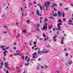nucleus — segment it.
Segmentation results:
<instances>
[{
    "mask_svg": "<svg viewBox=\"0 0 73 73\" xmlns=\"http://www.w3.org/2000/svg\"><path fill=\"white\" fill-rule=\"evenodd\" d=\"M58 22L60 23H58L57 24V26L58 28H57L56 30V31H57V30H61V26L60 25H62V21H61V19H59L58 20Z\"/></svg>",
    "mask_w": 73,
    "mask_h": 73,
    "instance_id": "nucleus-1",
    "label": "nucleus"
},
{
    "mask_svg": "<svg viewBox=\"0 0 73 73\" xmlns=\"http://www.w3.org/2000/svg\"><path fill=\"white\" fill-rule=\"evenodd\" d=\"M50 3H51V2H50V1H48L47 2L46 1L44 2V5L46 8V11H48V8L49 7V5H50Z\"/></svg>",
    "mask_w": 73,
    "mask_h": 73,
    "instance_id": "nucleus-2",
    "label": "nucleus"
},
{
    "mask_svg": "<svg viewBox=\"0 0 73 73\" xmlns=\"http://www.w3.org/2000/svg\"><path fill=\"white\" fill-rule=\"evenodd\" d=\"M5 46H1V48L2 49H3V50H6V49H9V47H7L6 48H5Z\"/></svg>",
    "mask_w": 73,
    "mask_h": 73,
    "instance_id": "nucleus-3",
    "label": "nucleus"
},
{
    "mask_svg": "<svg viewBox=\"0 0 73 73\" xmlns=\"http://www.w3.org/2000/svg\"><path fill=\"white\" fill-rule=\"evenodd\" d=\"M42 28L44 30V31L45 30V29L46 30V31H47L48 30L47 29V26H43Z\"/></svg>",
    "mask_w": 73,
    "mask_h": 73,
    "instance_id": "nucleus-4",
    "label": "nucleus"
},
{
    "mask_svg": "<svg viewBox=\"0 0 73 73\" xmlns=\"http://www.w3.org/2000/svg\"><path fill=\"white\" fill-rule=\"evenodd\" d=\"M61 13L59 11H58V16L59 17H61Z\"/></svg>",
    "mask_w": 73,
    "mask_h": 73,
    "instance_id": "nucleus-5",
    "label": "nucleus"
},
{
    "mask_svg": "<svg viewBox=\"0 0 73 73\" xmlns=\"http://www.w3.org/2000/svg\"><path fill=\"white\" fill-rule=\"evenodd\" d=\"M37 55V53L36 52H35L34 53V54L33 55V58H35L36 57H35V56Z\"/></svg>",
    "mask_w": 73,
    "mask_h": 73,
    "instance_id": "nucleus-6",
    "label": "nucleus"
},
{
    "mask_svg": "<svg viewBox=\"0 0 73 73\" xmlns=\"http://www.w3.org/2000/svg\"><path fill=\"white\" fill-rule=\"evenodd\" d=\"M36 12L37 13V15L38 16H41V15L39 14V13H38V10H36Z\"/></svg>",
    "mask_w": 73,
    "mask_h": 73,
    "instance_id": "nucleus-7",
    "label": "nucleus"
},
{
    "mask_svg": "<svg viewBox=\"0 0 73 73\" xmlns=\"http://www.w3.org/2000/svg\"><path fill=\"white\" fill-rule=\"evenodd\" d=\"M52 4H53V5H52V8H53V7H54V6H55L56 7L57 6V4L53 3H52Z\"/></svg>",
    "mask_w": 73,
    "mask_h": 73,
    "instance_id": "nucleus-8",
    "label": "nucleus"
},
{
    "mask_svg": "<svg viewBox=\"0 0 73 73\" xmlns=\"http://www.w3.org/2000/svg\"><path fill=\"white\" fill-rule=\"evenodd\" d=\"M47 52H48V51H46V52L44 50L42 51L41 52V54L42 53H46Z\"/></svg>",
    "mask_w": 73,
    "mask_h": 73,
    "instance_id": "nucleus-9",
    "label": "nucleus"
},
{
    "mask_svg": "<svg viewBox=\"0 0 73 73\" xmlns=\"http://www.w3.org/2000/svg\"><path fill=\"white\" fill-rule=\"evenodd\" d=\"M5 67L6 68H8V63H7V62H6L5 64Z\"/></svg>",
    "mask_w": 73,
    "mask_h": 73,
    "instance_id": "nucleus-10",
    "label": "nucleus"
},
{
    "mask_svg": "<svg viewBox=\"0 0 73 73\" xmlns=\"http://www.w3.org/2000/svg\"><path fill=\"white\" fill-rule=\"evenodd\" d=\"M72 63V61L71 60H70L68 62V64L69 65H71Z\"/></svg>",
    "mask_w": 73,
    "mask_h": 73,
    "instance_id": "nucleus-11",
    "label": "nucleus"
},
{
    "mask_svg": "<svg viewBox=\"0 0 73 73\" xmlns=\"http://www.w3.org/2000/svg\"><path fill=\"white\" fill-rule=\"evenodd\" d=\"M60 43L61 44H64V40H61Z\"/></svg>",
    "mask_w": 73,
    "mask_h": 73,
    "instance_id": "nucleus-12",
    "label": "nucleus"
},
{
    "mask_svg": "<svg viewBox=\"0 0 73 73\" xmlns=\"http://www.w3.org/2000/svg\"><path fill=\"white\" fill-rule=\"evenodd\" d=\"M50 27H48V28L49 29H52V28H53V26L52 25H50Z\"/></svg>",
    "mask_w": 73,
    "mask_h": 73,
    "instance_id": "nucleus-13",
    "label": "nucleus"
},
{
    "mask_svg": "<svg viewBox=\"0 0 73 73\" xmlns=\"http://www.w3.org/2000/svg\"><path fill=\"white\" fill-rule=\"evenodd\" d=\"M0 64H1V66H3L4 65V64H3V62H1Z\"/></svg>",
    "mask_w": 73,
    "mask_h": 73,
    "instance_id": "nucleus-14",
    "label": "nucleus"
},
{
    "mask_svg": "<svg viewBox=\"0 0 73 73\" xmlns=\"http://www.w3.org/2000/svg\"><path fill=\"white\" fill-rule=\"evenodd\" d=\"M29 63H27H27H25V66H28V65H29Z\"/></svg>",
    "mask_w": 73,
    "mask_h": 73,
    "instance_id": "nucleus-15",
    "label": "nucleus"
},
{
    "mask_svg": "<svg viewBox=\"0 0 73 73\" xmlns=\"http://www.w3.org/2000/svg\"><path fill=\"white\" fill-rule=\"evenodd\" d=\"M20 36V34H18L17 36L16 37V38H17V37H19V36Z\"/></svg>",
    "mask_w": 73,
    "mask_h": 73,
    "instance_id": "nucleus-16",
    "label": "nucleus"
},
{
    "mask_svg": "<svg viewBox=\"0 0 73 73\" xmlns=\"http://www.w3.org/2000/svg\"><path fill=\"white\" fill-rule=\"evenodd\" d=\"M41 52L42 51H38V54H40V53H41Z\"/></svg>",
    "mask_w": 73,
    "mask_h": 73,
    "instance_id": "nucleus-17",
    "label": "nucleus"
},
{
    "mask_svg": "<svg viewBox=\"0 0 73 73\" xmlns=\"http://www.w3.org/2000/svg\"><path fill=\"white\" fill-rule=\"evenodd\" d=\"M53 16L54 17H55L56 16H57V13H56L55 15L54 14H53Z\"/></svg>",
    "mask_w": 73,
    "mask_h": 73,
    "instance_id": "nucleus-18",
    "label": "nucleus"
},
{
    "mask_svg": "<svg viewBox=\"0 0 73 73\" xmlns=\"http://www.w3.org/2000/svg\"><path fill=\"white\" fill-rule=\"evenodd\" d=\"M48 21V19H46V18H45L44 20V22H46V21Z\"/></svg>",
    "mask_w": 73,
    "mask_h": 73,
    "instance_id": "nucleus-19",
    "label": "nucleus"
},
{
    "mask_svg": "<svg viewBox=\"0 0 73 73\" xmlns=\"http://www.w3.org/2000/svg\"><path fill=\"white\" fill-rule=\"evenodd\" d=\"M22 32H23V33H26V30H25V29L23 30Z\"/></svg>",
    "mask_w": 73,
    "mask_h": 73,
    "instance_id": "nucleus-20",
    "label": "nucleus"
},
{
    "mask_svg": "<svg viewBox=\"0 0 73 73\" xmlns=\"http://www.w3.org/2000/svg\"><path fill=\"white\" fill-rule=\"evenodd\" d=\"M19 22H18L16 23L15 24H16V26H18V25H19Z\"/></svg>",
    "mask_w": 73,
    "mask_h": 73,
    "instance_id": "nucleus-21",
    "label": "nucleus"
},
{
    "mask_svg": "<svg viewBox=\"0 0 73 73\" xmlns=\"http://www.w3.org/2000/svg\"><path fill=\"white\" fill-rule=\"evenodd\" d=\"M40 66V64H39L38 65V66H37V67L36 68V69H38L39 68V66Z\"/></svg>",
    "mask_w": 73,
    "mask_h": 73,
    "instance_id": "nucleus-22",
    "label": "nucleus"
},
{
    "mask_svg": "<svg viewBox=\"0 0 73 73\" xmlns=\"http://www.w3.org/2000/svg\"><path fill=\"white\" fill-rule=\"evenodd\" d=\"M30 61V58H29L27 61V62H29Z\"/></svg>",
    "mask_w": 73,
    "mask_h": 73,
    "instance_id": "nucleus-23",
    "label": "nucleus"
},
{
    "mask_svg": "<svg viewBox=\"0 0 73 73\" xmlns=\"http://www.w3.org/2000/svg\"><path fill=\"white\" fill-rule=\"evenodd\" d=\"M65 55L66 57H68V53H66Z\"/></svg>",
    "mask_w": 73,
    "mask_h": 73,
    "instance_id": "nucleus-24",
    "label": "nucleus"
},
{
    "mask_svg": "<svg viewBox=\"0 0 73 73\" xmlns=\"http://www.w3.org/2000/svg\"><path fill=\"white\" fill-rule=\"evenodd\" d=\"M42 35H43V37H46V35H45V34L43 33Z\"/></svg>",
    "mask_w": 73,
    "mask_h": 73,
    "instance_id": "nucleus-25",
    "label": "nucleus"
},
{
    "mask_svg": "<svg viewBox=\"0 0 73 73\" xmlns=\"http://www.w3.org/2000/svg\"><path fill=\"white\" fill-rule=\"evenodd\" d=\"M30 22H31L30 21V20H27V23H28V24H29V23H30Z\"/></svg>",
    "mask_w": 73,
    "mask_h": 73,
    "instance_id": "nucleus-26",
    "label": "nucleus"
},
{
    "mask_svg": "<svg viewBox=\"0 0 73 73\" xmlns=\"http://www.w3.org/2000/svg\"><path fill=\"white\" fill-rule=\"evenodd\" d=\"M3 55L5 57H6L7 56V55L6 54H5V53L3 52Z\"/></svg>",
    "mask_w": 73,
    "mask_h": 73,
    "instance_id": "nucleus-27",
    "label": "nucleus"
},
{
    "mask_svg": "<svg viewBox=\"0 0 73 73\" xmlns=\"http://www.w3.org/2000/svg\"><path fill=\"white\" fill-rule=\"evenodd\" d=\"M28 56H26L25 57V60H27V58H28Z\"/></svg>",
    "mask_w": 73,
    "mask_h": 73,
    "instance_id": "nucleus-28",
    "label": "nucleus"
},
{
    "mask_svg": "<svg viewBox=\"0 0 73 73\" xmlns=\"http://www.w3.org/2000/svg\"><path fill=\"white\" fill-rule=\"evenodd\" d=\"M21 58L23 59V60H24V56H22L21 57Z\"/></svg>",
    "mask_w": 73,
    "mask_h": 73,
    "instance_id": "nucleus-29",
    "label": "nucleus"
},
{
    "mask_svg": "<svg viewBox=\"0 0 73 73\" xmlns=\"http://www.w3.org/2000/svg\"><path fill=\"white\" fill-rule=\"evenodd\" d=\"M56 33H57V34H58V35L60 33H59V31H57L56 32Z\"/></svg>",
    "mask_w": 73,
    "mask_h": 73,
    "instance_id": "nucleus-30",
    "label": "nucleus"
},
{
    "mask_svg": "<svg viewBox=\"0 0 73 73\" xmlns=\"http://www.w3.org/2000/svg\"><path fill=\"white\" fill-rule=\"evenodd\" d=\"M33 43L34 45H36V44H37V42H34Z\"/></svg>",
    "mask_w": 73,
    "mask_h": 73,
    "instance_id": "nucleus-31",
    "label": "nucleus"
},
{
    "mask_svg": "<svg viewBox=\"0 0 73 73\" xmlns=\"http://www.w3.org/2000/svg\"><path fill=\"white\" fill-rule=\"evenodd\" d=\"M40 11H42V7H41V6H40Z\"/></svg>",
    "mask_w": 73,
    "mask_h": 73,
    "instance_id": "nucleus-32",
    "label": "nucleus"
},
{
    "mask_svg": "<svg viewBox=\"0 0 73 73\" xmlns=\"http://www.w3.org/2000/svg\"><path fill=\"white\" fill-rule=\"evenodd\" d=\"M49 18L50 19H52L53 20H54V17H49Z\"/></svg>",
    "mask_w": 73,
    "mask_h": 73,
    "instance_id": "nucleus-33",
    "label": "nucleus"
},
{
    "mask_svg": "<svg viewBox=\"0 0 73 73\" xmlns=\"http://www.w3.org/2000/svg\"><path fill=\"white\" fill-rule=\"evenodd\" d=\"M3 61H5V60H6V58H5V57H3Z\"/></svg>",
    "mask_w": 73,
    "mask_h": 73,
    "instance_id": "nucleus-34",
    "label": "nucleus"
},
{
    "mask_svg": "<svg viewBox=\"0 0 73 73\" xmlns=\"http://www.w3.org/2000/svg\"><path fill=\"white\" fill-rule=\"evenodd\" d=\"M62 16L63 17H64L65 16V13H63L62 14Z\"/></svg>",
    "mask_w": 73,
    "mask_h": 73,
    "instance_id": "nucleus-35",
    "label": "nucleus"
},
{
    "mask_svg": "<svg viewBox=\"0 0 73 73\" xmlns=\"http://www.w3.org/2000/svg\"><path fill=\"white\" fill-rule=\"evenodd\" d=\"M68 21L70 22V23H72V21L70 20H68Z\"/></svg>",
    "mask_w": 73,
    "mask_h": 73,
    "instance_id": "nucleus-36",
    "label": "nucleus"
},
{
    "mask_svg": "<svg viewBox=\"0 0 73 73\" xmlns=\"http://www.w3.org/2000/svg\"><path fill=\"white\" fill-rule=\"evenodd\" d=\"M37 29H36V31H39V28L38 27H37Z\"/></svg>",
    "mask_w": 73,
    "mask_h": 73,
    "instance_id": "nucleus-37",
    "label": "nucleus"
},
{
    "mask_svg": "<svg viewBox=\"0 0 73 73\" xmlns=\"http://www.w3.org/2000/svg\"><path fill=\"white\" fill-rule=\"evenodd\" d=\"M6 8H6L5 9V10H7L8 8V6H7Z\"/></svg>",
    "mask_w": 73,
    "mask_h": 73,
    "instance_id": "nucleus-38",
    "label": "nucleus"
},
{
    "mask_svg": "<svg viewBox=\"0 0 73 73\" xmlns=\"http://www.w3.org/2000/svg\"><path fill=\"white\" fill-rule=\"evenodd\" d=\"M60 5L61 7H62L63 6L62 5V4L61 3H60Z\"/></svg>",
    "mask_w": 73,
    "mask_h": 73,
    "instance_id": "nucleus-39",
    "label": "nucleus"
},
{
    "mask_svg": "<svg viewBox=\"0 0 73 73\" xmlns=\"http://www.w3.org/2000/svg\"><path fill=\"white\" fill-rule=\"evenodd\" d=\"M63 21H64V22H65V18H64L63 19Z\"/></svg>",
    "mask_w": 73,
    "mask_h": 73,
    "instance_id": "nucleus-40",
    "label": "nucleus"
},
{
    "mask_svg": "<svg viewBox=\"0 0 73 73\" xmlns=\"http://www.w3.org/2000/svg\"><path fill=\"white\" fill-rule=\"evenodd\" d=\"M56 37H56V36H53V39H55V38H56Z\"/></svg>",
    "mask_w": 73,
    "mask_h": 73,
    "instance_id": "nucleus-41",
    "label": "nucleus"
},
{
    "mask_svg": "<svg viewBox=\"0 0 73 73\" xmlns=\"http://www.w3.org/2000/svg\"><path fill=\"white\" fill-rule=\"evenodd\" d=\"M48 25V24L47 23H45L44 26H46V25Z\"/></svg>",
    "mask_w": 73,
    "mask_h": 73,
    "instance_id": "nucleus-42",
    "label": "nucleus"
},
{
    "mask_svg": "<svg viewBox=\"0 0 73 73\" xmlns=\"http://www.w3.org/2000/svg\"><path fill=\"white\" fill-rule=\"evenodd\" d=\"M65 64L66 65H68V63H67V62H65Z\"/></svg>",
    "mask_w": 73,
    "mask_h": 73,
    "instance_id": "nucleus-43",
    "label": "nucleus"
},
{
    "mask_svg": "<svg viewBox=\"0 0 73 73\" xmlns=\"http://www.w3.org/2000/svg\"><path fill=\"white\" fill-rule=\"evenodd\" d=\"M53 41H55V42H56V41H57V40H56V39H54V40H53Z\"/></svg>",
    "mask_w": 73,
    "mask_h": 73,
    "instance_id": "nucleus-44",
    "label": "nucleus"
},
{
    "mask_svg": "<svg viewBox=\"0 0 73 73\" xmlns=\"http://www.w3.org/2000/svg\"><path fill=\"white\" fill-rule=\"evenodd\" d=\"M8 52L7 50H5V51L3 52V53H8Z\"/></svg>",
    "mask_w": 73,
    "mask_h": 73,
    "instance_id": "nucleus-45",
    "label": "nucleus"
},
{
    "mask_svg": "<svg viewBox=\"0 0 73 73\" xmlns=\"http://www.w3.org/2000/svg\"><path fill=\"white\" fill-rule=\"evenodd\" d=\"M3 27H4V28H7V26L3 25Z\"/></svg>",
    "mask_w": 73,
    "mask_h": 73,
    "instance_id": "nucleus-46",
    "label": "nucleus"
},
{
    "mask_svg": "<svg viewBox=\"0 0 73 73\" xmlns=\"http://www.w3.org/2000/svg\"><path fill=\"white\" fill-rule=\"evenodd\" d=\"M29 5H33V4H32L31 3H30V2H29Z\"/></svg>",
    "mask_w": 73,
    "mask_h": 73,
    "instance_id": "nucleus-47",
    "label": "nucleus"
},
{
    "mask_svg": "<svg viewBox=\"0 0 73 73\" xmlns=\"http://www.w3.org/2000/svg\"><path fill=\"white\" fill-rule=\"evenodd\" d=\"M41 60V59H40V58H39V59H38V61H39Z\"/></svg>",
    "mask_w": 73,
    "mask_h": 73,
    "instance_id": "nucleus-48",
    "label": "nucleus"
},
{
    "mask_svg": "<svg viewBox=\"0 0 73 73\" xmlns=\"http://www.w3.org/2000/svg\"><path fill=\"white\" fill-rule=\"evenodd\" d=\"M55 36L56 37H57V34H55Z\"/></svg>",
    "mask_w": 73,
    "mask_h": 73,
    "instance_id": "nucleus-49",
    "label": "nucleus"
},
{
    "mask_svg": "<svg viewBox=\"0 0 73 73\" xmlns=\"http://www.w3.org/2000/svg\"><path fill=\"white\" fill-rule=\"evenodd\" d=\"M52 31H55V28H53L52 29Z\"/></svg>",
    "mask_w": 73,
    "mask_h": 73,
    "instance_id": "nucleus-50",
    "label": "nucleus"
},
{
    "mask_svg": "<svg viewBox=\"0 0 73 73\" xmlns=\"http://www.w3.org/2000/svg\"><path fill=\"white\" fill-rule=\"evenodd\" d=\"M54 11H57V10H56L55 8H54Z\"/></svg>",
    "mask_w": 73,
    "mask_h": 73,
    "instance_id": "nucleus-51",
    "label": "nucleus"
},
{
    "mask_svg": "<svg viewBox=\"0 0 73 73\" xmlns=\"http://www.w3.org/2000/svg\"><path fill=\"white\" fill-rule=\"evenodd\" d=\"M17 55H18V54H17H17H14V56H17Z\"/></svg>",
    "mask_w": 73,
    "mask_h": 73,
    "instance_id": "nucleus-52",
    "label": "nucleus"
},
{
    "mask_svg": "<svg viewBox=\"0 0 73 73\" xmlns=\"http://www.w3.org/2000/svg\"><path fill=\"white\" fill-rule=\"evenodd\" d=\"M64 9H65V10H67V9H68V8H65Z\"/></svg>",
    "mask_w": 73,
    "mask_h": 73,
    "instance_id": "nucleus-53",
    "label": "nucleus"
},
{
    "mask_svg": "<svg viewBox=\"0 0 73 73\" xmlns=\"http://www.w3.org/2000/svg\"><path fill=\"white\" fill-rule=\"evenodd\" d=\"M34 46L35 48H36L37 46V45L36 44H34Z\"/></svg>",
    "mask_w": 73,
    "mask_h": 73,
    "instance_id": "nucleus-54",
    "label": "nucleus"
},
{
    "mask_svg": "<svg viewBox=\"0 0 73 73\" xmlns=\"http://www.w3.org/2000/svg\"><path fill=\"white\" fill-rule=\"evenodd\" d=\"M66 50H67V49L66 48H64V51H65Z\"/></svg>",
    "mask_w": 73,
    "mask_h": 73,
    "instance_id": "nucleus-55",
    "label": "nucleus"
},
{
    "mask_svg": "<svg viewBox=\"0 0 73 73\" xmlns=\"http://www.w3.org/2000/svg\"><path fill=\"white\" fill-rule=\"evenodd\" d=\"M21 9L22 11H23V9H22V7H21Z\"/></svg>",
    "mask_w": 73,
    "mask_h": 73,
    "instance_id": "nucleus-56",
    "label": "nucleus"
},
{
    "mask_svg": "<svg viewBox=\"0 0 73 73\" xmlns=\"http://www.w3.org/2000/svg\"><path fill=\"white\" fill-rule=\"evenodd\" d=\"M14 44L15 45H17V44H16V42H14Z\"/></svg>",
    "mask_w": 73,
    "mask_h": 73,
    "instance_id": "nucleus-57",
    "label": "nucleus"
},
{
    "mask_svg": "<svg viewBox=\"0 0 73 73\" xmlns=\"http://www.w3.org/2000/svg\"><path fill=\"white\" fill-rule=\"evenodd\" d=\"M62 40H64V37H62Z\"/></svg>",
    "mask_w": 73,
    "mask_h": 73,
    "instance_id": "nucleus-58",
    "label": "nucleus"
},
{
    "mask_svg": "<svg viewBox=\"0 0 73 73\" xmlns=\"http://www.w3.org/2000/svg\"><path fill=\"white\" fill-rule=\"evenodd\" d=\"M37 26L38 27H40V24H38Z\"/></svg>",
    "mask_w": 73,
    "mask_h": 73,
    "instance_id": "nucleus-59",
    "label": "nucleus"
},
{
    "mask_svg": "<svg viewBox=\"0 0 73 73\" xmlns=\"http://www.w3.org/2000/svg\"><path fill=\"white\" fill-rule=\"evenodd\" d=\"M39 40H42V38H40L39 39Z\"/></svg>",
    "mask_w": 73,
    "mask_h": 73,
    "instance_id": "nucleus-60",
    "label": "nucleus"
},
{
    "mask_svg": "<svg viewBox=\"0 0 73 73\" xmlns=\"http://www.w3.org/2000/svg\"><path fill=\"white\" fill-rule=\"evenodd\" d=\"M6 73H9V72H8V71L7 70V71H6Z\"/></svg>",
    "mask_w": 73,
    "mask_h": 73,
    "instance_id": "nucleus-61",
    "label": "nucleus"
},
{
    "mask_svg": "<svg viewBox=\"0 0 73 73\" xmlns=\"http://www.w3.org/2000/svg\"><path fill=\"white\" fill-rule=\"evenodd\" d=\"M33 3L34 4H36V1H34Z\"/></svg>",
    "mask_w": 73,
    "mask_h": 73,
    "instance_id": "nucleus-62",
    "label": "nucleus"
},
{
    "mask_svg": "<svg viewBox=\"0 0 73 73\" xmlns=\"http://www.w3.org/2000/svg\"><path fill=\"white\" fill-rule=\"evenodd\" d=\"M14 49H16V47H13Z\"/></svg>",
    "mask_w": 73,
    "mask_h": 73,
    "instance_id": "nucleus-63",
    "label": "nucleus"
},
{
    "mask_svg": "<svg viewBox=\"0 0 73 73\" xmlns=\"http://www.w3.org/2000/svg\"><path fill=\"white\" fill-rule=\"evenodd\" d=\"M70 4L71 5V6H72V7H73V4L71 3Z\"/></svg>",
    "mask_w": 73,
    "mask_h": 73,
    "instance_id": "nucleus-64",
    "label": "nucleus"
}]
</instances>
